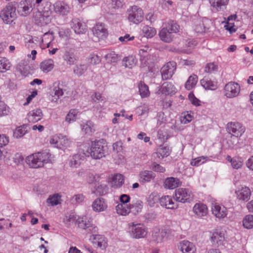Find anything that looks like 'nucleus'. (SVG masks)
<instances>
[{
  "label": "nucleus",
  "mask_w": 253,
  "mask_h": 253,
  "mask_svg": "<svg viewBox=\"0 0 253 253\" xmlns=\"http://www.w3.org/2000/svg\"><path fill=\"white\" fill-rule=\"evenodd\" d=\"M107 150L106 141L101 139L92 141L90 148L84 147L82 149L81 153L85 157H91L93 159L98 160L105 156Z\"/></svg>",
  "instance_id": "obj_1"
},
{
  "label": "nucleus",
  "mask_w": 253,
  "mask_h": 253,
  "mask_svg": "<svg viewBox=\"0 0 253 253\" xmlns=\"http://www.w3.org/2000/svg\"><path fill=\"white\" fill-rule=\"evenodd\" d=\"M50 155L43 151L31 154L26 158V163L30 168L38 169L42 168L50 161Z\"/></svg>",
  "instance_id": "obj_2"
},
{
  "label": "nucleus",
  "mask_w": 253,
  "mask_h": 253,
  "mask_svg": "<svg viewBox=\"0 0 253 253\" xmlns=\"http://www.w3.org/2000/svg\"><path fill=\"white\" fill-rule=\"evenodd\" d=\"M165 25L166 27L159 32V35L162 41L169 43L173 39L172 34L179 31V26L173 21H170Z\"/></svg>",
  "instance_id": "obj_3"
},
{
  "label": "nucleus",
  "mask_w": 253,
  "mask_h": 253,
  "mask_svg": "<svg viewBox=\"0 0 253 253\" xmlns=\"http://www.w3.org/2000/svg\"><path fill=\"white\" fill-rule=\"evenodd\" d=\"M128 232L132 238H144L147 234V228L143 224L130 222L128 224Z\"/></svg>",
  "instance_id": "obj_4"
},
{
  "label": "nucleus",
  "mask_w": 253,
  "mask_h": 253,
  "mask_svg": "<svg viewBox=\"0 0 253 253\" xmlns=\"http://www.w3.org/2000/svg\"><path fill=\"white\" fill-rule=\"evenodd\" d=\"M0 17L6 24L11 23L16 18V7L12 2L8 3L0 12Z\"/></svg>",
  "instance_id": "obj_5"
},
{
  "label": "nucleus",
  "mask_w": 253,
  "mask_h": 253,
  "mask_svg": "<svg viewBox=\"0 0 253 253\" xmlns=\"http://www.w3.org/2000/svg\"><path fill=\"white\" fill-rule=\"evenodd\" d=\"M35 3L32 0H23L19 2L17 6V11L20 16L26 17L33 11Z\"/></svg>",
  "instance_id": "obj_6"
},
{
  "label": "nucleus",
  "mask_w": 253,
  "mask_h": 253,
  "mask_svg": "<svg viewBox=\"0 0 253 253\" xmlns=\"http://www.w3.org/2000/svg\"><path fill=\"white\" fill-rule=\"evenodd\" d=\"M128 20L135 24L141 22L143 19L142 9L137 5H133L127 10Z\"/></svg>",
  "instance_id": "obj_7"
},
{
  "label": "nucleus",
  "mask_w": 253,
  "mask_h": 253,
  "mask_svg": "<svg viewBox=\"0 0 253 253\" xmlns=\"http://www.w3.org/2000/svg\"><path fill=\"white\" fill-rule=\"evenodd\" d=\"M176 68V63L174 61H169L167 63L161 68V73L163 80L170 79L173 75Z\"/></svg>",
  "instance_id": "obj_8"
},
{
  "label": "nucleus",
  "mask_w": 253,
  "mask_h": 253,
  "mask_svg": "<svg viewBox=\"0 0 253 253\" xmlns=\"http://www.w3.org/2000/svg\"><path fill=\"white\" fill-rule=\"evenodd\" d=\"M224 95L228 98L237 97L240 91V86L239 84L234 82H229L227 84L224 88Z\"/></svg>",
  "instance_id": "obj_9"
},
{
  "label": "nucleus",
  "mask_w": 253,
  "mask_h": 253,
  "mask_svg": "<svg viewBox=\"0 0 253 253\" xmlns=\"http://www.w3.org/2000/svg\"><path fill=\"white\" fill-rule=\"evenodd\" d=\"M54 12L61 16L67 15L70 13V7L68 4L62 0H57L53 5Z\"/></svg>",
  "instance_id": "obj_10"
},
{
  "label": "nucleus",
  "mask_w": 253,
  "mask_h": 253,
  "mask_svg": "<svg viewBox=\"0 0 253 253\" xmlns=\"http://www.w3.org/2000/svg\"><path fill=\"white\" fill-rule=\"evenodd\" d=\"M191 193L185 188H178L175 191V197L177 202L185 203L189 202Z\"/></svg>",
  "instance_id": "obj_11"
},
{
  "label": "nucleus",
  "mask_w": 253,
  "mask_h": 253,
  "mask_svg": "<svg viewBox=\"0 0 253 253\" xmlns=\"http://www.w3.org/2000/svg\"><path fill=\"white\" fill-rule=\"evenodd\" d=\"M93 34L98 40H103L107 35V30L104 24L102 23H97L92 29Z\"/></svg>",
  "instance_id": "obj_12"
},
{
  "label": "nucleus",
  "mask_w": 253,
  "mask_h": 253,
  "mask_svg": "<svg viewBox=\"0 0 253 253\" xmlns=\"http://www.w3.org/2000/svg\"><path fill=\"white\" fill-rule=\"evenodd\" d=\"M77 223L79 227L86 230L88 233H93L96 231V227L94 226L86 217H78Z\"/></svg>",
  "instance_id": "obj_13"
},
{
  "label": "nucleus",
  "mask_w": 253,
  "mask_h": 253,
  "mask_svg": "<svg viewBox=\"0 0 253 253\" xmlns=\"http://www.w3.org/2000/svg\"><path fill=\"white\" fill-rule=\"evenodd\" d=\"M71 28L74 32L79 35L84 34L87 30V26L85 23L79 19H73L71 22Z\"/></svg>",
  "instance_id": "obj_14"
},
{
  "label": "nucleus",
  "mask_w": 253,
  "mask_h": 253,
  "mask_svg": "<svg viewBox=\"0 0 253 253\" xmlns=\"http://www.w3.org/2000/svg\"><path fill=\"white\" fill-rule=\"evenodd\" d=\"M156 177L155 173L151 171L144 170L139 172L138 174V181L140 183L145 184L153 180Z\"/></svg>",
  "instance_id": "obj_15"
},
{
  "label": "nucleus",
  "mask_w": 253,
  "mask_h": 253,
  "mask_svg": "<svg viewBox=\"0 0 253 253\" xmlns=\"http://www.w3.org/2000/svg\"><path fill=\"white\" fill-rule=\"evenodd\" d=\"M211 240L212 242L216 244L218 246L223 245L225 241L224 231L219 229H216L212 232Z\"/></svg>",
  "instance_id": "obj_16"
},
{
  "label": "nucleus",
  "mask_w": 253,
  "mask_h": 253,
  "mask_svg": "<svg viewBox=\"0 0 253 253\" xmlns=\"http://www.w3.org/2000/svg\"><path fill=\"white\" fill-rule=\"evenodd\" d=\"M237 199L240 201L247 202L250 199L251 191L250 189L246 186L239 188L235 192Z\"/></svg>",
  "instance_id": "obj_17"
},
{
  "label": "nucleus",
  "mask_w": 253,
  "mask_h": 253,
  "mask_svg": "<svg viewBox=\"0 0 253 253\" xmlns=\"http://www.w3.org/2000/svg\"><path fill=\"white\" fill-rule=\"evenodd\" d=\"M90 240L95 247L99 248L102 250L105 249L107 246V242L106 238L100 235H92Z\"/></svg>",
  "instance_id": "obj_18"
},
{
  "label": "nucleus",
  "mask_w": 253,
  "mask_h": 253,
  "mask_svg": "<svg viewBox=\"0 0 253 253\" xmlns=\"http://www.w3.org/2000/svg\"><path fill=\"white\" fill-rule=\"evenodd\" d=\"M160 204L161 206L169 209H175L178 207L177 203L169 196L162 197L160 199Z\"/></svg>",
  "instance_id": "obj_19"
},
{
  "label": "nucleus",
  "mask_w": 253,
  "mask_h": 253,
  "mask_svg": "<svg viewBox=\"0 0 253 253\" xmlns=\"http://www.w3.org/2000/svg\"><path fill=\"white\" fill-rule=\"evenodd\" d=\"M63 59L67 65L72 66L78 62L79 57L74 52L66 51L63 55Z\"/></svg>",
  "instance_id": "obj_20"
},
{
  "label": "nucleus",
  "mask_w": 253,
  "mask_h": 253,
  "mask_svg": "<svg viewBox=\"0 0 253 253\" xmlns=\"http://www.w3.org/2000/svg\"><path fill=\"white\" fill-rule=\"evenodd\" d=\"M92 207L94 211L101 212L107 209V204L104 199L99 198L95 200L92 203Z\"/></svg>",
  "instance_id": "obj_21"
},
{
  "label": "nucleus",
  "mask_w": 253,
  "mask_h": 253,
  "mask_svg": "<svg viewBox=\"0 0 253 253\" xmlns=\"http://www.w3.org/2000/svg\"><path fill=\"white\" fill-rule=\"evenodd\" d=\"M211 6L216 11L224 10L228 3L229 0H209Z\"/></svg>",
  "instance_id": "obj_22"
},
{
  "label": "nucleus",
  "mask_w": 253,
  "mask_h": 253,
  "mask_svg": "<svg viewBox=\"0 0 253 253\" xmlns=\"http://www.w3.org/2000/svg\"><path fill=\"white\" fill-rule=\"evenodd\" d=\"M212 212L217 218H223L227 215L226 208L215 203L212 207Z\"/></svg>",
  "instance_id": "obj_23"
},
{
  "label": "nucleus",
  "mask_w": 253,
  "mask_h": 253,
  "mask_svg": "<svg viewBox=\"0 0 253 253\" xmlns=\"http://www.w3.org/2000/svg\"><path fill=\"white\" fill-rule=\"evenodd\" d=\"M178 247L183 253H194L195 251L194 245L188 241H182Z\"/></svg>",
  "instance_id": "obj_24"
},
{
  "label": "nucleus",
  "mask_w": 253,
  "mask_h": 253,
  "mask_svg": "<svg viewBox=\"0 0 253 253\" xmlns=\"http://www.w3.org/2000/svg\"><path fill=\"white\" fill-rule=\"evenodd\" d=\"M109 182L112 187L118 188L123 184L124 178L122 174H116L112 176Z\"/></svg>",
  "instance_id": "obj_25"
},
{
  "label": "nucleus",
  "mask_w": 253,
  "mask_h": 253,
  "mask_svg": "<svg viewBox=\"0 0 253 253\" xmlns=\"http://www.w3.org/2000/svg\"><path fill=\"white\" fill-rule=\"evenodd\" d=\"M193 212L199 217L206 216L208 213V208L206 205L197 203L193 208Z\"/></svg>",
  "instance_id": "obj_26"
},
{
  "label": "nucleus",
  "mask_w": 253,
  "mask_h": 253,
  "mask_svg": "<svg viewBox=\"0 0 253 253\" xmlns=\"http://www.w3.org/2000/svg\"><path fill=\"white\" fill-rule=\"evenodd\" d=\"M42 113L41 109H36L30 111L28 115L29 122L35 123L42 119Z\"/></svg>",
  "instance_id": "obj_27"
},
{
  "label": "nucleus",
  "mask_w": 253,
  "mask_h": 253,
  "mask_svg": "<svg viewBox=\"0 0 253 253\" xmlns=\"http://www.w3.org/2000/svg\"><path fill=\"white\" fill-rule=\"evenodd\" d=\"M54 61L51 59H47L42 61L40 65L41 70L44 73L50 72L54 68Z\"/></svg>",
  "instance_id": "obj_28"
},
{
  "label": "nucleus",
  "mask_w": 253,
  "mask_h": 253,
  "mask_svg": "<svg viewBox=\"0 0 253 253\" xmlns=\"http://www.w3.org/2000/svg\"><path fill=\"white\" fill-rule=\"evenodd\" d=\"M181 184L179 179L173 177L167 178L164 182L165 187L169 189L176 188L180 186Z\"/></svg>",
  "instance_id": "obj_29"
},
{
  "label": "nucleus",
  "mask_w": 253,
  "mask_h": 253,
  "mask_svg": "<svg viewBox=\"0 0 253 253\" xmlns=\"http://www.w3.org/2000/svg\"><path fill=\"white\" fill-rule=\"evenodd\" d=\"M202 86L206 89L215 90L217 88V83L205 77L200 81Z\"/></svg>",
  "instance_id": "obj_30"
},
{
  "label": "nucleus",
  "mask_w": 253,
  "mask_h": 253,
  "mask_svg": "<svg viewBox=\"0 0 253 253\" xmlns=\"http://www.w3.org/2000/svg\"><path fill=\"white\" fill-rule=\"evenodd\" d=\"M116 210L118 214L123 216H126L131 212L130 207L125 204H119L116 207Z\"/></svg>",
  "instance_id": "obj_31"
},
{
  "label": "nucleus",
  "mask_w": 253,
  "mask_h": 253,
  "mask_svg": "<svg viewBox=\"0 0 253 253\" xmlns=\"http://www.w3.org/2000/svg\"><path fill=\"white\" fill-rule=\"evenodd\" d=\"M160 90L163 94L169 95L175 92V87L172 83L166 82L162 84Z\"/></svg>",
  "instance_id": "obj_32"
},
{
  "label": "nucleus",
  "mask_w": 253,
  "mask_h": 253,
  "mask_svg": "<svg viewBox=\"0 0 253 253\" xmlns=\"http://www.w3.org/2000/svg\"><path fill=\"white\" fill-rule=\"evenodd\" d=\"M167 233L165 231H160L158 230V231H155L152 234V238L154 241L157 242V243H161L162 242L165 237H166Z\"/></svg>",
  "instance_id": "obj_33"
},
{
  "label": "nucleus",
  "mask_w": 253,
  "mask_h": 253,
  "mask_svg": "<svg viewBox=\"0 0 253 253\" xmlns=\"http://www.w3.org/2000/svg\"><path fill=\"white\" fill-rule=\"evenodd\" d=\"M237 17V16L236 14H233L229 16L227 18V22H226V24L225 25V28L230 33L236 32V29L234 27L235 26L234 23L229 22V21L235 20Z\"/></svg>",
  "instance_id": "obj_34"
},
{
  "label": "nucleus",
  "mask_w": 253,
  "mask_h": 253,
  "mask_svg": "<svg viewBox=\"0 0 253 253\" xmlns=\"http://www.w3.org/2000/svg\"><path fill=\"white\" fill-rule=\"evenodd\" d=\"M170 153V150L168 146L161 145L160 147L157 149L156 154L159 158L168 157Z\"/></svg>",
  "instance_id": "obj_35"
},
{
  "label": "nucleus",
  "mask_w": 253,
  "mask_h": 253,
  "mask_svg": "<svg viewBox=\"0 0 253 253\" xmlns=\"http://www.w3.org/2000/svg\"><path fill=\"white\" fill-rule=\"evenodd\" d=\"M129 206L131 208V212L136 214L141 211L143 205L141 201L137 200Z\"/></svg>",
  "instance_id": "obj_36"
},
{
  "label": "nucleus",
  "mask_w": 253,
  "mask_h": 253,
  "mask_svg": "<svg viewBox=\"0 0 253 253\" xmlns=\"http://www.w3.org/2000/svg\"><path fill=\"white\" fill-rule=\"evenodd\" d=\"M11 64L9 60L5 57H0V72L4 73L9 70Z\"/></svg>",
  "instance_id": "obj_37"
},
{
  "label": "nucleus",
  "mask_w": 253,
  "mask_h": 253,
  "mask_svg": "<svg viewBox=\"0 0 253 253\" xmlns=\"http://www.w3.org/2000/svg\"><path fill=\"white\" fill-rule=\"evenodd\" d=\"M198 81V77L195 75L190 76L185 84V87L187 90H191L196 85Z\"/></svg>",
  "instance_id": "obj_38"
},
{
  "label": "nucleus",
  "mask_w": 253,
  "mask_h": 253,
  "mask_svg": "<svg viewBox=\"0 0 253 253\" xmlns=\"http://www.w3.org/2000/svg\"><path fill=\"white\" fill-rule=\"evenodd\" d=\"M84 158V156L81 155V154L73 155L70 162V166L75 168L77 167L81 164V161L83 160Z\"/></svg>",
  "instance_id": "obj_39"
},
{
  "label": "nucleus",
  "mask_w": 253,
  "mask_h": 253,
  "mask_svg": "<svg viewBox=\"0 0 253 253\" xmlns=\"http://www.w3.org/2000/svg\"><path fill=\"white\" fill-rule=\"evenodd\" d=\"M142 33L144 37L147 38H151L154 37L156 34V31L155 28L145 26L142 29Z\"/></svg>",
  "instance_id": "obj_40"
},
{
  "label": "nucleus",
  "mask_w": 253,
  "mask_h": 253,
  "mask_svg": "<svg viewBox=\"0 0 253 253\" xmlns=\"http://www.w3.org/2000/svg\"><path fill=\"white\" fill-rule=\"evenodd\" d=\"M87 65L85 64L77 65L74 68L73 72L75 74L80 77L83 75L87 70Z\"/></svg>",
  "instance_id": "obj_41"
},
{
  "label": "nucleus",
  "mask_w": 253,
  "mask_h": 253,
  "mask_svg": "<svg viewBox=\"0 0 253 253\" xmlns=\"http://www.w3.org/2000/svg\"><path fill=\"white\" fill-rule=\"evenodd\" d=\"M160 198L157 192H153L149 195L147 198V202L150 206L153 207L158 201H160Z\"/></svg>",
  "instance_id": "obj_42"
},
{
  "label": "nucleus",
  "mask_w": 253,
  "mask_h": 253,
  "mask_svg": "<svg viewBox=\"0 0 253 253\" xmlns=\"http://www.w3.org/2000/svg\"><path fill=\"white\" fill-rule=\"evenodd\" d=\"M241 128V127H239L238 128L236 127H226V131L229 134L235 137L240 136L244 132V128Z\"/></svg>",
  "instance_id": "obj_43"
},
{
  "label": "nucleus",
  "mask_w": 253,
  "mask_h": 253,
  "mask_svg": "<svg viewBox=\"0 0 253 253\" xmlns=\"http://www.w3.org/2000/svg\"><path fill=\"white\" fill-rule=\"evenodd\" d=\"M139 91L141 97L144 98L149 95L150 92L148 86L143 83L140 82L138 85Z\"/></svg>",
  "instance_id": "obj_44"
},
{
  "label": "nucleus",
  "mask_w": 253,
  "mask_h": 253,
  "mask_svg": "<svg viewBox=\"0 0 253 253\" xmlns=\"http://www.w3.org/2000/svg\"><path fill=\"white\" fill-rule=\"evenodd\" d=\"M61 197L58 194H55L50 196L47 199V203L51 206H54L60 203Z\"/></svg>",
  "instance_id": "obj_45"
},
{
  "label": "nucleus",
  "mask_w": 253,
  "mask_h": 253,
  "mask_svg": "<svg viewBox=\"0 0 253 253\" xmlns=\"http://www.w3.org/2000/svg\"><path fill=\"white\" fill-rule=\"evenodd\" d=\"M77 215L74 212L67 213L63 219L64 222L66 224H70L77 222Z\"/></svg>",
  "instance_id": "obj_46"
},
{
  "label": "nucleus",
  "mask_w": 253,
  "mask_h": 253,
  "mask_svg": "<svg viewBox=\"0 0 253 253\" xmlns=\"http://www.w3.org/2000/svg\"><path fill=\"white\" fill-rule=\"evenodd\" d=\"M50 14L51 11L49 10L44 11L42 14L41 12H39L38 14L40 16L39 22L45 24L49 23L50 21Z\"/></svg>",
  "instance_id": "obj_47"
},
{
  "label": "nucleus",
  "mask_w": 253,
  "mask_h": 253,
  "mask_svg": "<svg viewBox=\"0 0 253 253\" xmlns=\"http://www.w3.org/2000/svg\"><path fill=\"white\" fill-rule=\"evenodd\" d=\"M243 224L245 228L251 229L253 227V215H246L243 220Z\"/></svg>",
  "instance_id": "obj_48"
},
{
  "label": "nucleus",
  "mask_w": 253,
  "mask_h": 253,
  "mask_svg": "<svg viewBox=\"0 0 253 253\" xmlns=\"http://www.w3.org/2000/svg\"><path fill=\"white\" fill-rule=\"evenodd\" d=\"M79 111L77 109H71L66 117V121L68 123L74 122L76 120Z\"/></svg>",
  "instance_id": "obj_49"
},
{
  "label": "nucleus",
  "mask_w": 253,
  "mask_h": 253,
  "mask_svg": "<svg viewBox=\"0 0 253 253\" xmlns=\"http://www.w3.org/2000/svg\"><path fill=\"white\" fill-rule=\"evenodd\" d=\"M58 136V145L57 146V148L61 149L62 147H67L69 145L70 142L67 137L61 134H59Z\"/></svg>",
  "instance_id": "obj_50"
},
{
  "label": "nucleus",
  "mask_w": 253,
  "mask_h": 253,
  "mask_svg": "<svg viewBox=\"0 0 253 253\" xmlns=\"http://www.w3.org/2000/svg\"><path fill=\"white\" fill-rule=\"evenodd\" d=\"M126 67L131 68L136 63V60L132 56L126 57L123 60Z\"/></svg>",
  "instance_id": "obj_51"
},
{
  "label": "nucleus",
  "mask_w": 253,
  "mask_h": 253,
  "mask_svg": "<svg viewBox=\"0 0 253 253\" xmlns=\"http://www.w3.org/2000/svg\"><path fill=\"white\" fill-rule=\"evenodd\" d=\"M109 188L105 184H100L96 187V193L99 195H104L107 193Z\"/></svg>",
  "instance_id": "obj_52"
},
{
  "label": "nucleus",
  "mask_w": 253,
  "mask_h": 253,
  "mask_svg": "<svg viewBox=\"0 0 253 253\" xmlns=\"http://www.w3.org/2000/svg\"><path fill=\"white\" fill-rule=\"evenodd\" d=\"M218 66L213 63L207 64L205 68V71L208 73H214L218 71Z\"/></svg>",
  "instance_id": "obj_53"
},
{
  "label": "nucleus",
  "mask_w": 253,
  "mask_h": 253,
  "mask_svg": "<svg viewBox=\"0 0 253 253\" xmlns=\"http://www.w3.org/2000/svg\"><path fill=\"white\" fill-rule=\"evenodd\" d=\"M231 164L233 169H238L242 167L243 160L240 157H234Z\"/></svg>",
  "instance_id": "obj_54"
},
{
  "label": "nucleus",
  "mask_w": 253,
  "mask_h": 253,
  "mask_svg": "<svg viewBox=\"0 0 253 253\" xmlns=\"http://www.w3.org/2000/svg\"><path fill=\"white\" fill-rule=\"evenodd\" d=\"M157 137L162 142L167 140L170 137V135L165 129H160L158 131Z\"/></svg>",
  "instance_id": "obj_55"
},
{
  "label": "nucleus",
  "mask_w": 253,
  "mask_h": 253,
  "mask_svg": "<svg viewBox=\"0 0 253 253\" xmlns=\"http://www.w3.org/2000/svg\"><path fill=\"white\" fill-rule=\"evenodd\" d=\"M26 127H16L13 131V136L16 138L23 136L27 132Z\"/></svg>",
  "instance_id": "obj_56"
},
{
  "label": "nucleus",
  "mask_w": 253,
  "mask_h": 253,
  "mask_svg": "<svg viewBox=\"0 0 253 253\" xmlns=\"http://www.w3.org/2000/svg\"><path fill=\"white\" fill-rule=\"evenodd\" d=\"M151 49H149V46L146 45L143 46L142 48L139 50V55L140 57L141 60H145V58L147 57L149 54Z\"/></svg>",
  "instance_id": "obj_57"
},
{
  "label": "nucleus",
  "mask_w": 253,
  "mask_h": 253,
  "mask_svg": "<svg viewBox=\"0 0 253 253\" xmlns=\"http://www.w3.org/2000/svg\"><path fill=\"white\" fill-rule=\"evenodd\" d=\"M54 39L53 32H48L44 33L43 35L42 42H45L47 44L50 43Z\"/></svg>",
  "instance_id": "obj_58"
},
{
  "label": "nucleus",
  "mask_w": 253,
  "mask_h": 253,
  "mask_svg": "<svg viewBox=\"0 0 253 253\" xmlns=\"http://www.w3.org/2000/svg\"><path fill=\"white\" fill-rule=\"evenodd\" d=\"M54 95L57 96L56 98H53L51 101L56 102L60 97L63 95V89L60 88L59 86H55L53 89Z\"/></svg>",
  "instance_id": "obj_59"
},
{
  "label": "nucleus",
  "mask_w": 253,
  "mask_h": 253,
  "mask_svg": "<svg viewBox=\"0 0 253 253\" xmlns=\"http://www.w3.org/2000/svg\"><path fill=\"white\" fill-rule=\"evenodd\" d=\"M206 161V158L199 157L191 160L190 164L193 166H198L204 163Z\"/></svg>",
  "instance_id": "obj_60"
},
{
  "label": "nucleus",
  "mask_w": 253,
  "mask_h": 253,
  "mask_svg": "<svg viewBox=\"0 0 253 253\" xmlns=\"http://www.w3.org/2000/svg\"><path fill=\"white\" fill-rule=\"evenodd\" d=\"M88 61L91 64L95 65L101 62V58L97 54H91L89 55Z\"/></svg>",
  "instance_id": "obj_61"
},
{
  "label": "nucleus",
  "mask_w": 253,
  "mask_h": 253,
  "mask_svg": "<svg viewBox=\"0 0 253 253\" xmlns=\"http://www.w3.org/2000/svg\"><path fill=\"white\" fill-rule=\"evenodd\" d=\"M192 116L187 113H183L180 118V120L181 123L185 124L192 121Z\"/></svg>",
  "instance_id": "obj_62"
},
{
  "label": "nucleus",
  "mask_w": 253,
  "mask_h": 253,
  "mask_svg": "<svg viewBox=\"0 0 253 253\" xmlns=\"http://www.w3.org/2000/svg\"><path fill=\"white\" fill-rule=\"evenodd\" d=\"M84 196L82 194H78L74 195L71 199L73 204L80 203L84 201Z\"/></svg>",
  "instance_id": "obj_63"
},
{
  "label": "nucleus",
  "mask_w": 253,
  "mask_h": 253,
  "mask_svg": "<svg viewBox=\"0 0 253 253\" xmlns=\"http://www.w3.org/2000/svg\"><path fill=\"white\" fill-rule=\"evenodd\" d=\"M189 99L191 102L195 106L200 105V101L197 98L193 92H191L188 95Z\"/></svg>",
  "instance_id": "obj_64"
}]
</instances>
